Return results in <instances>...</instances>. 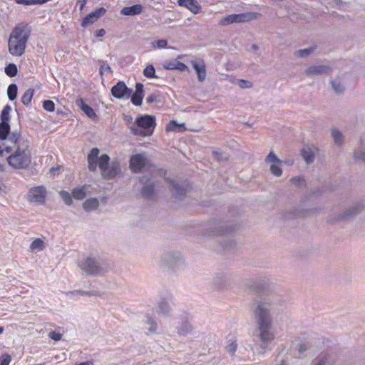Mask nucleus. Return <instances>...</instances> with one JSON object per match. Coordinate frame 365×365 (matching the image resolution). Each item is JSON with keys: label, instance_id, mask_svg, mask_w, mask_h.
Returning <instances> with one entry per match:
<instances>
[{"label": "nucleus", "instance_id": "nucleus-1", "mask_svg": "<svg viewBox=\"0 0 365 365\" xmlns=\"http://www.w3.org/2000/svg\"><path fill=\"white\" fill-rule=\"evenodd\" d=\"M275 303L269 298H256L251 304L250 309L256 322V328L252 337L259 340L257 352L264 354L269 345L274 340L272 313L274 310Z\"/></svg>", "mask_w": 365, "mask_h": 365}, {"label": "nucleus", "instance_id": "nucleus-2", "mask_svg": "<svg viewBox=\"0 0 365 365\" xmlns=\"http://www.w3.org/2000/svg\"><path fill=\"white\" fill-rule=\"evenodd\" d=\"M100 150L94 148L88 155V169L90 171L96 170L98 165L101 175L104 178H113L117 176L120 172V165L118 162L109 163L110 158L108 155L103 154L98 156Z\"/></svg>", "mask_w": 365, "mask_h": 365}, {"label": "nucleus", "instance_id": "nucleus-3", "mask_svg": "<svg viewBox=\"0 0 365 365\" xmlns=\"http://www.w3.org/2000/svg\"><path fill=\"white\" fill-rule=\"evenodd\" d=\"M30 36V30L27 25H16L11 31L8 41L9 52L14 56H22L26 50V43Z\"/></svg>", "mask_w": 365, "mask_h": 365}, {"label": "nucleus", "instance_id": "nucleus-4", "mask_svg": "<svg viewBox=\"0 0 365 365\" xmlns=\"http://www.w3.org/2000/svg\"><path fill=\"white\" fill-rule=\"evenodd\" d=\"M78 267L87 275L101 276L109 270L108 262L98 256H88L82 258L78 262Z\"/></svg>", "mask_w": 365, "mask_h": 365}, {"label": "nucleus", "instance_id": "nucleus-5", "mask_svg": "<svg viewBox=\"0 0 365 365\" xmlns=\"http://www.w3.org/2000/svg\"><path fill=\"white\" fill-rule=\"evenodd\" d=\"M155 125V118L154 116L143 115L135 119L134 123L130 126V130L135 135L146 137L153 133Z\"/></svg>", "mask_w": 365, "mask_h": 365}, {"label": "nucleus", "instance_id": "nucleus-6", "mask_svg": "<svg viewBox=\"0 0 365 365\" xmlns=\"http://www.w3.org/2000/svg\"><path fill=\"white\" fill-rule=\"evenodd\" d=\"M27 143H23L16 148L14 154L8 157L7 161L10 166L16 169H24L31 163V154Z\"/></svg>", "mask_w": 365, "mask_h": 365}, {"label": "nucleus", "instance_id": "nucleus-7", "mask_svg": "<svg viewBox=\"0 0 365 365\" xmlns=\"http://www.w3.org/2000/svg\"><path fill=\"white\" fill-rule=\"evenodd\" d=\"M254 19V14L252 13H241L238 14H230L223 17L220 21V24L222 26H227L230 24L233 23H243L249 21Z\"/></svg>", "mask_w": 365, "mask_h": 365}, {"label": "nucleus", "instance_id": "nucleus-8", "mask_svg": "<svg viewBox=\"0 0 365 365\" xmlns=\"http://www.w3.org/2000/svg\"><path fill=\"white\" fill-rule=\"evenodd\" d=\"M111 93L115 98L128 99L132 94V89L128 88L125 82L118 81L112 87Z\"/></svg>", "mask_w": 365, "mask_h": 365}, {"label": "nucleus", "instance_id": "nucleus-9", "mask_svg": "<svg viewBox=\"0 0 365 365\" xmlns=\"http://www.w3.org/2000/svg\"><path fill=\"white\" fill-rule=\"evenodd\" d=\"M141 183L144 184L143 187L141 190L142 195L148 200H153L155 197V184L154 180L145 177L143 176L140 178Z\"/></svg>", "mask_w": 365, "mask_h": 365}, {"label": "nucleus", "instance_id": "nucleus-10", "mask_svg": "<svg viewBox=\"0 0 365 365\" xmlns=\"http://www.w3.org/2000/svg\"><path fill=\"white\" fill-rule=\"evenodd\" d=\"M46 190L43 186L31 188L28 193V200L31 202L43 204L45 202Z\"/></svg>", "mask_w": 365, "mask_h": 365}, {"label": "nucleus", "instance_id": "nucleus-11", "mask_svg": "<svg viewBox=\"0 0 365 365\" xmlns=\"http://www.w3.org/2000/svg\"><path fill=\"white\" fill-rule=\"evenodd\" d=\"M365 209V201H359L354 206L348 209L344 212L338 215L336 220H349L356 216L358 213Z\"/></svg>", "mask_w": 365, "mask_h": 365}, {"label": "nucleus", "instance_id": "nucleus-12", "mask_svg": "<svg viewBox=\"0 0 365 365\" xmlns=\"http://www.w3.org/2000/svg\"><path fill=\"white\" fill-rule=\"evenodd\" d=\"M148 163L149 161L144 154H136L133 155L130 160V168L133 172L138 173Z\"/></svg>", "mask_w": 365, "mask_h": 365}, {"label": "nucleus", "instance_id": "nucleus-13", "mask_svg": "<svg viewBox=\"0 0 365 365\" xmlns=\"http://www.w3.org/2000/svg\"><path fill=\"white\" fill-rule=\"evenodd\" d=\"M331 71V68L328 65H313L304 71V74L308 77H312L315 75L329 74Z\"/></svg>", "mask_w": 365, "mask_h": 365}, {"label": "nucleus", "instance_id": "nucleus-14", "mask_svg": "<svg viewBox=\"0 0 365 365\" xmlns=\"http://www.w3.org/2000/svg\"><path fill=\"white\" fill-rule=\"evenodd\" d=\"M161 260L164 264L175 269L176 265L181 262V258L178 253L168 252L161 256Z\"/></svg>", "mask_w": 365, "mask_h": 365}, {"label": "nucleus", "instance_id": "nucleus-15", "mask_svg": "<svg viewBox=\"0 0 365 365\" xmlns=\"http://www.w3.org/2000/svg\"><path fill=\"white\" fill-rule=\"evenodd\" d=\"M191 65L197 73V79L200 82H202L206 78V68L203 61H191Z\"/></svg>", "mask_w": 365, "mask_h": 365}, {"label": "nucleus", "instance_id": "nucleus-16", "mask_svg": "<svg viewBox=\"0 0 365 365\" xmlns=\"http://www.w3.org/2000/svg\"><path fill=\"white\" fill-rule=\"evenodd\" d=\"M165 180L170 184V187H172V190L173 191L175 197L180 198L186 194L187 188L185 182L183 184H180L175 180H171L168 178Z\"/></svg>", "mask_w": 365, "mask_h": 365}, {"label": "nucleus", "instance_id": "nucleus-17", "mask_svg": "<svg viewBox=\"0 0 365 365\" xmlns=\"http://www.w3.org/2000/svg\"><path fill=\"white\" fill-rule=\"evenodd\" d=\"M143 85L141 83H137L135 85V91L130 96H131V102L135 106H140L143 99Z\"/></svg>", "mask_w": 365, "mask_h": 365}, {"label": "nucleus", "instance_id": "nucleus-18", "mask_svg": "<svg viewBox=\"0 0 365 365\" xmlns=\"http://www.w3.org/2000/svg\"><path fill=\"white\" fill-rule=\"evenodd\" d=\"M179 56L177 59L171 60L166 62L163 67L167 70H178L180 71H185L188 70V67L183 63L179 61L178 59L180 58Z\"/></svg>", "mask_w": 365, "mask_h": 365}, {"label": "nucleus", "instance_id": "nucleus-19", "mask_svg": "<svg viewBox=\"0 0 365 365\" xmlns=\"http://www.w3.org/2000/svg\"><path fill=\"white\" fill-rule=\"evenodd\" d=\"M76 104L90 118L94 119L97 117L94 110L90 106L86 104L82 98L78 99L76 101Z\"/></svg>", "mask_w": 365, "mask_h": 365}, {"label": "nucleus", "instance_id": "nucleus-20", "mask_svg": "<svg viewBox=\"0 0 365 365\" xmlns=\"http://www.w3.org/2000/svg\"><path fill=\"white\" fill-rule=\"evenodd\" d=\"M178 3L179 6L187 8L193 14L198 13L200 9L197 0H178Z\"/></svg>", "mask_w": 365, "mask_h": 365}, {"label": "nucleus", "instance_id": "nucleus-21", "mask_svg": "<svg viewBox=\"0 0 365 365\" xmlns=\"http://www.w3.org/2000/svg\"><path fill=\"white\" fill-rule=\"evenodd\" d=\"M176 328L178 329V334L180 336H186L187 334L191 333L192 330V327L188 322L187 317H185V319H182L181 320V324L177 326Z\"/></svg>", "mask_w": 365, "mask_h": 365}, {"label": "nucleus", "instance_id": "nucleus-22", "mask_svg": "<svg viewBox=\"0 0 365 365\" xmlns=\"http://www.w3.org/2000/svg\"><path fill=\"white\" fill-rule=\"evenodd\" d=\"M143 11V6L140 4H135L131 6L123 8L120 13L124 16H135L140 14Z\"/></svg>", "mask_w": 365, "mask_h": 365}, {"label": "nucleus", "instance_id": "nucleus-23", "mask_svg": "<svg viewBox=\"0 0 365 365\" xmlns=\"http://www.w3.org/2000/svg\"><path fill=\"white\" fill-rule=\"evenodd\" d=\"M99 201L96 197L87 199L83 204V207L86 212L94 211L98 209Z\"/></svg>", "mask_w": 365, "mask_h": 365}, {"label": "nucleus", "instance_id": "nucleus-24", "mask_svg": "<svg viewBox=\"0 0 365 365\" xmlns=\"http://www.w3.org/2000/svg\"><path fill=\"white\" fill-rule=\"evenodd\" d=\"M302 155L307 163H311L314 160V152L311 148H304L302 150Z\"/></svg>", "mask_w": 365, "mask_h": 365}, {"label": "nucleus", "instance_id": "nucleus-25", "mask_svg": "<svg viewBox=\"0 0 365 365\" xmlns=\"http://www.w3.org/2000/svg\"><path fill=\"white\" fill-rule=\"evenodd\" d=\"M34 90L32 88L27 89L21 97V102L24 105L28 106L33 98Z\"/></svg>", "mask_w": 365, "mask_h": 365}, {"label": "nucleus", "instance_id": "nucleus-26", "mask_svg": "<svg viewBox=\"0 0 365 365\" xmlns=\"http://www.w3.org/2000/svg\"><path fill=\"white\" fill-rule=\"evenodd\" d=\"M329 355L326 353H321L312 361V365H326L328 362Z\"/></svg>", "mask_w": 365, "mask_h": 365}, {"label": "nucleus", "instance_id": "nucleus-27", "mask_svg": "<svg viewBox=\"0 0 365 365\" xmlns=\"http://www.w3.org/2000/svg\"><path fill=\"white\" fill-rule=\"evenodd\" d=\"M10 131V125L9 122L0 123V139L5 140Z\"/></svg>", "mask_w": 365, "mask_h": 365}, {"label": "nucleus", "instance_id": "nucleus-28", "mask_svg": "<svg viewBox=\"0 0 365 365\" xmlns=\"http://www.w3.org/2000/svg\"><path fill=\"white\" fill-rule=\"evenodd\" d=\"M315 50V47H309L304 49H299L294 52V55L296 56L300 57V58H305L309 56L310 54L313 53Z\"/></svg>", "mask_w": 365, "mask_h": 365}, {"label": "nucleus", "instance_id": "nucleus-29", "mask_svg": "<svg viewBox=\"0 0 365 365\" xmlns=\"http://www.w3.org/2000/svg\"><path fill=\"white\" fill-rule=\"evenodd\" d=\"M73 197L76 200H82L86 196V186L77 187L73 190Z\"/></svg>", "mask_w": 365, "mask_h": 365}, {"label": "nucleus", "instance_id": "nucleus-30", "mask_svg": "<svg viewBox=\"0 0 365 365\" xmlns=\"http://www.w3.org/2000/svg\"><path fill=\"white\" fill-rule=\"evenodd\" d=\"M4 71L8 76L14 77L17 75L18 68L16 64L11 63L5 67Z\"/></svg>", "mask_w": 365, "mask_h": 365}, {"label": "nucleus", "instance_id": "nucleus-31", "mask_svg": "<svg viewBox=\"0 0 365 365\" xmlns=\"http://www.w3.org/2000/svg\"><path fill=\"white\" fill-rule=\"evenodd\" d=\"M331 87L334 92L337 94H341L344 91V86L341 84L339 79H335L331 81Z\"/></svg>", "mask_w": 365, "mask_h": 365}, {"label": "nucleus", "instance_id": "nucleus-32", "mask_svg": "<svg viewBox=\"0 0 365 365\" xmlns=\"http://www.w3.org/2000/svg\"><path fill=\"white\" fill-rule=\"evenodd\" d=\"M11 110V107L10 105L6 104L1 112V122H9L10 120V112Z\"/></svg>", "mask_w": 365, "mask_h": 365}, {"label": "nucleus", "instance_id": "nucleus-33", "mask_svg": "<svg viewBox=\"0 0 365 365\" xmlns=\"http://www.w3.org/2000/svg\"><path fill=\"white\" fill-rule=\"evenodd\" d=\"M43 248L44 242L39 238L34 240L30 245V249L32 251H41L43 250Z\"/></svg>", "mask_w": 365, "mask_h": 365}, {"label": "nucleus", "instance_id": "nucleus-34", "mask_svg": "<svg viewBox=\"0 0 365 365\" xmlns=\"http://www.w3.org/2000/svg\"><path fill=\"white\" fill-rule=\"evenodd\" d=\"M18 88L16 84H10L7 88V95L8 98L10 101H14L16 99L17 96Z\"/></svg>", "mask_w": 365, "mask_h": 365}, {"label": "nucleus", "instance_id": "nucleus-35", "mask_svg": "<svg viewBox=\"0 0 365 365\" xmlns=\"http://www.w3.org/2000/svg\"><path fill=\"white\" fill-rule=\"evenodd\" d=\"M331 136L337 145H341L344 141V138L341 132H339L337 129L333 128L331 130Z\"/></svg>", "mask_w": 365, "mask_h": 365}, {"label": "nucleus", "instance_id": "nucleus-36", "mask_svg": "<svg viewBox=\"0 0 365 365\" xmlns=\"http://www.w3.org/2000/svg\"><path fill=\"white\" fill-rule=\"evenodd\" d=\"M170 310V308L167 302L161 301L160 302H159L158 307V312L159 313H161L164 315H167L169 314Z\"/></svg>", "mask_w": 365, "mask_h": 365}, {"label": "nucleus", "instance_id": "nucleus-37", "mask_svg": "<svg viewBox=\"0 0 365 365\" xmlns=\"http://www.w3.org/2000/svg\"><path fill=\"white\" fill-rule=\"evenodd\" d=\"M183 126V124H178L177 121L172 120L166 125V131H180V127Z\"/></svg>", "mask_w": 365, "mask_h": 365}, {"label": "nucleus", "instance_id": "nucleus-38", "mask_svg": "<svg viewBox=\"0 0 365 365\" xmlns=\"http://www.w3.org/2000/svg\"><path fill=\"white\" fill-rule=\"evenodd\" d=\"M143 74L145 77L148 78H156L155 76V69L153 65H148L143 70Z\"/></svg>", "mask_w": 365, "mask_h": 365}, {"label": "nucleus", "instance_id": "nucleus-39", "mask_svg": "<svg viewBox=\"0 0 365 365\" xmlns=\"http://www.w3.org/2000/svg\"><path fill=\"white\" fill-rule=\"evenodd\" d=\"M43 0H15L17 4H23L25 6L43 4Z\"/></svg>", "mask_w": 365, "mask_h": 365}, {"label": "nucleus", "instance_id": "nucleus-40", "mask_svg": "<svg viewBox=\"0 0 365 365\" xmlns=\"http://www.w3.org/2000/svg\"><path fill=\"white\" fill-rule=\"evenodd\" d=\"M354 158L356 160H361L365 163V148L363 145L355 151Z\"/></svg>", "mask_w": 365, "mask_h": 365}, {"label": "nucleus", "instance_id": "nucleus-41", "mask_svg": "<svg viewBox=\"0 0 365 365\" xmlns=\"http://www.w3.org/2000/svg\"><path fill=\"white\" fill-rule=\"evenodd\" d=\"M59 195L62 200L64 201L65 204L67 205H71L73 202L72 197L71 194L65 190H61L59 192Z\"/></svg>", "mask_w": 365, "mask_h": 365}, {"label": "nucleus", "instance_id": "nucleus-42", "mask_svg": "<svg viewBox=\"0 0 365 365\" xmlns=\"http://www.w3.org/2000/svg\"><path fill=\"white\" fill-rule=\"evenodd\" d=\"M96 21L97 19L94 18L93 15L91 13H90L86 17L83 18L81 25L82 26L86 27L93 24Z\"/></svg>", "mask_w": 365, "mask_h": 365}, {"label": "nucleus", "instance_id": "nucleus-43", "mask_svg": "<svg viewBox=\"0 0 365 365\" xmlns=\"http://www.w3.org/2000/svg\"><path fill=\"white\" fill-rule=\"evenodd\" d=\"M279 164L280 163H273L270 165L271 173L277 177L280 176L282 173V170L279 166Z\"/></svg>", "mask_w": 365, "mask_h": 365}, {"label": "nucleus", "instance_id": "nucleus-44", "mask_svg": "<svg viewBox=\"0 0 365 365\" xmlns=\"http://www.w3.org/2000/svg\"><path fill=\"white\" fill-rule=\"evenodd\" d=\"M147 324L150 326L148 328L150 333L154 334L157 331L158 324L151 317H148Z\"/></svg>", "mask_w": 365, "mask_h": 365}, {"label": "nucleus", "instance_id": "nucleus-45", "mask_svg": "<svg viewBox=\"0 0 365 365\" xmlns=\"http://www.w3.org/2000/svg\"><path fill=\"white\" fill-rule=\"evenodd\" d=\"M234 229L232 227H225V225H219L216 230L214 231L215 235H223L225 232H229L232 231Z\"/></svg>", "mask_w": 365, "mask_h": 365}, {"label": "nucleus", "instance_id": "nucleus-46", "mask_svg": "<svg viewBox=\"0 0 365 365\" xmlns=\"http://www.w3.org/2000/svg\"><path fill=\"white\" fill-rule=\"evenodd\" d=\"M67 294L68 295V294H71V295L79 294V295H87V296H96V295H97V292H86V291H82V290H76L73 292H70Z\"/></svg>", "mask_w": 365, "mask_h": 365}, {"label": "nucleus", "instance_id": "nucleus-47", "mask_svg": "<svg viewBox=\"0 0 365 365\" xmlns=\"http://www.w3.org/2000/svg\"><path fill=\"white\" fill-rule=\"evenodd\" d=\"M43 107L46 110L52 112L55 110V103L51 100H46L43 101Z\"/></svg>", "mask_w": 365, "mask_h": 365}, {"label": "nucleus", "instance_id": "nucleus-48", "mask_svg": "<svg viewBox=\"0 0 365 365\" xmlns=\"http://www.w3.org/2000/svg\"><path fill=\"white\" fill-rule=\"evenodd\" d=\"M266 161L268 163H271L272 164L282 163V160H280L273 152H270L269 153V155L266 158Z\"/></svg>", "mask_w": 365, "mask_h": 365}, {"label": "nucleus", "instance_id": "nucleus-49", "mask_svg": "<svg viewBox=\"0 0 365 365\" xmlns=\"http://www.w3.org/2000/svg\"><path fill=\"white\" fill-rule=\"evenodd\" d=\"M20 138V135L19 133H12V135L10 137V140L15 143L16 147L17 148L19 145H21L23 143H26V141H22Z\"/></svg>", "mask_w": 365, "mask_h": 365}, {"label": "nucleus", "instance_id": "nucleus-50", "mask_svg": "<svg viewBox=\"0 0 365 365\" xmlns=\"http://www.w3.org/2000/svg\"><path fill=\"white\" fill-rule=\"evenodd\" d=\"M11 357L9 354H5L0 356V365H9Z\"/></svg>", "mask_w": 365, "mask_h": 365}, {"label": "nucleus", "instance_id": "nucleus-51", "mask_svg": "<svg viewBox=\"0 0 365 365\" xmlns=\"http://www.w3.org/2000/svg\"><path fill=\"white\" fill-rule=\"evenodd\" d=\"M237 344L235 341H232L226 346V351L231 355H233L237 350Z\"/></svg>", "mask_w": 365, "mask_h": 365}, {"label": "nucleus", "instance_id": "nucleus-52", "mask_svg": "<svg viewBox=\"0 0 365 365\" xmlns=\"http://www.w3.org/2000/svg\"><path fill=\"white\" fill-rule=\"evenodd\" d=\"M106 9L101 7L96 9L94 11L91 12V14L93 15L94 18H96L98 20V19L101 16H103L106 14Z\"/></svg>", "mask_w": 365, "mask_h": 365}, {"label": "nucleus", "instance_id": "nucleus-53", "mask_svg": "<svg viewBox=\"0 0 365 365\" xmlns=\"http://www.w3.org/2000/svg\"><path fill=\"white\" fill-rule=\"evenodd\" d=\"M168 42L165 39H160L153 43V46L158 48H164L167 46Z\"/></svg>", "mask_w": 365, "mask_h": 365}, {"label": "nucleus", "instance_id": "nucleus-54", "mask_svg": "<svg viewBox=\"0 0 365 365\" xmlns=\"http://www.w3.org/2000/svg\"><path fill=\"white\" fill-rule=\"evenodd\" d=\"M252 86V83L247 80L240 79L239 81V86L242 88H250Z\"/></svg>", "mask_w": 365, "mask_h": 365}, {"label": "nucleus", "instance_id": "nucleus-55", "mask_svg": "<svg viewBox=\"0 0 365 365\" xmlns=\"http://www.w3.org/2000/svg\"><path fill=\"white\" fill-rule=\"evenodd\" d=\"M49 337L57 341H60L62 338V334L58 333V332H56V331H51L48 334Z\"/></svg>", "mask_w": 365, "mask_h": 365}, {"label": "nucleus", "instance_id": "nucleus-56", "mask_svg": "<svg viewBox=\"0 0 365 365\" xmlns=\"http://www.w3.org/2000/svg\"><path fill=\"white\" fill-rule=\"evenodd\" d=\"M290 181L294 184V185H302L304 182V178H302V177H299V176H297V177H294V178H292Z\"/></svg>", "mask_w": 365, "mask_h": 365}, {"label": "nucleus", "instance_id": "nucleus-57", "mask_svg": "<svg viewBox=\"0 0 365 365\" xmlns=\"http://www.w3.org/2000/svg\"><path fill=\"white\" fill-rule=\"evenodd\" d=\"M309 348V346L307 344L302 343L299 345V353L300 354L304 353Z\"/></svg>", "mask_w": 365, "mask_h": 365}, {"label": "nucleus", "instance_id": "nucleus-58", "mask_svg": "<svg viewBox=\"0 0 365 365\" xmlns=\"http://www.w3.org/2000/svg\"><path fill=\"white\" fill-rule=\"evenodd\" d=\"M157 98H158V96L155 93H152L147 97L146 101L148 103H152L153 102L157 101Z\"/></svg>", "mask_w": 365, "mask_h": 365}, {"label": "nucleus", "instance_id": "nucleus-59", "mask_svg": "<svg viewBox=\"0 0 365 365\" xmlns=\"http://www.w3.org/2000/svg\"><path fill=\"white\" fill-rule=\"evenodd\" d=\"M100 72L102 73L103 72H109L111 73V68L108 64H103L101 67Z\"/></svg>", "mask_w": 365, "mask_h": 365}, {"label": "nucleus", "instance_id": "nucleus-60", "mask_svg": "<svg viewBox=\"0 0 365 365\" xmlns=\"http://www.w3.org/2000/svg\"><path fill=\"white\" fill-rule=\"evenodd\" d=\"M106 34V31L104 29H98L95 33V36L96 37H103Z\"/></svg>", "mask_w": 365, "mask_h": 365}, {"label": "nucleus", "instance_id": "nucleus-61", "mask_svg": "<svg viewBox=\"0 0 365 365\" xmlns=\"http://www.w3.org/2000/svg\"><path fill=\"white\" fill-rule=\"evenodd\" d=\"M88 0H78L77 2V5L79 6L80 10H82L86 5Z\"/></svg>", "mask_w": 365, "mask_h": 365}, {"label": "nucleus", "instance_id": "nucleus-62", "mask_svg": "<svg viewBox=\"0 0 365 365\" xmlns=\"http://www.w3.org/2000/svg\"><path fill=\"white\" fill-rule=\"evenodd\" d=\"M76 365H93V363L91 361H87L81 362Z\"/></svg>", "mask_w": 365, "mask_h": 365}, {"label": "nucleus", "instance_id": "nucleus-63", "mask_svg": "<svg viewBox=\"0 0 365 365\" xmlns=\"http://www.w3.org/2000/svg\"><path fill=\"white\" fill-rule=\"evenodd\" d=\"M4 170V165L3 163L0 162V172H3Z\"/></svg>", "mask_w": 365, "mask_h": 365}, {"label": "nucleus", "instance_id": "nucleus-64", "mask_svg": "<svg viewBox=\"0 0 365 365\" xmlns=\"http://www.w3.org/2000/svg\"><path fill=\"white\" fill-rule=\"evenodd\" d=\"M57 170H58V168H52L51 169V173H52L53 174H55Z\"/></svg>", "mask_w": 365, "mask_h": 365}]
</instances>
